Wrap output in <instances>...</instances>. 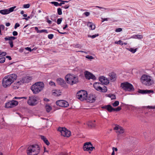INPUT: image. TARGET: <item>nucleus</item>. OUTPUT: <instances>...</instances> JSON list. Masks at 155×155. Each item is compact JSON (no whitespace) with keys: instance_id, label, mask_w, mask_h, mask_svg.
Instances as JSON below:
<instances>
[{"instance_id":"f257e3e1","label":"nucleus","mask_w":155,"mask_h":155,"mask_svg":"<svg viewBox=\"0 0 155 155\" xmlns=\"http://www.w3.org/2000/svg\"><path fill=\"white\" fill-rule=\"evenodd\" d=\"M40 151V147L37 144H34L28 147L27 152L28 155H37L39 153Z\"/></svg>"},{"instance_id":"f03ea898","label":"nucleus","mask_w":155,"mask_h":155,"mask_svg":"<svg viewBox=\"0 0 155 155\" xmlns=\"http://www.w3.org/2000/svg\"><path fill=\"white\" fill-rule=\"evenodd\" d=\"M44 87L43 82H38L33 85L31 87V89L34 94H37L43 90Z\"/></svg>"},{"instance_id":"7ed1b4c3","label":"nucleus","mask_w":155,"mask_h":155,"mask_svg":"<svg viewBox=\"0 0 155 155\" xmlns=\"http://www.w3.org/2000/svg\"><path fill=\"white\" fill-rule=\"evenodd\" d=\"M65 79L67 83L72 85L78 81V78L74 74H68L65 77Z\"/></svg>"},{"instance_id":"20e7f679","label":"nucleus","mask_w":155,"mask_h":155,"mask_svg":"<svg viewBox=\"0 0 155 155\" xmlns=\"http://www.w3.org/2000/svg\"><path fill=\"white\" fill-rule=\"evenodd\" d=\"M140 80L142 83L147 86H150L153 83V80L151 79V77L146 74L142 76Z\"/></svg>"},{"instance_id":"39448f33","label":"nucleus","mask_w":155,"mask_h":155,"mask_svg":"<svg viewBox=\"0 0 155 155\" xmlns=\"http://www.w3.org/2000/svg\"><path fill=\"white\" fill-rule=\"evenodd\" d=\"M77 98L81 101L86 100L87 99V93L84 90H82L78 91L77 93Z\"/></svg>"},{"instance_id":"423d86ee","label":"nucleus","mask_w":155,"mask_h":155,"mask_svg":"<svg viewBox=\"0 0 155 155\" xmlns=\"http://www.w3.org/2000/svg\"><path fill=\"white\" fill-rule=\"evenodd\" d=\"M102 84L99 82H95L94 83L93 86L95 89L97 91L100 92L105 93L107 91V88L105 86L102 87Z\"/></svg>"},{"instance_id":"0eeeda50","label":"nucleus","mask_w":155,"mask_h":155,"mask_svg":"<svg viewBox=\"0 0 155 155\" xmlns=\"http://www.w3.org/2000/svg\"><path fill=\"white\" fill-rule=\"evenodd\" d=\"M120 86L124 90L126 91H131L134 90L133 85L128 82L121 83Z\"/></svg>"},{"instance_id":"6e6552de","label":"nucleus","mask_w":155,"mask_h":155,"mask_svg":"<svg viewBox=\"0 0 155 155\" xmlns=\"http://www.w3.org/2000/svg\"><path fill=\"white\" fill-rule=\"evenodd\" d=\"M38 98L37 97L35 96H31L29 97L27 103L30 106H35L38 103Z\"/></svg>"},{"instance_id":"1a4fd4ad","label":"nucleus","mask_w":155,"mask_h":155,"mask_svg":"<svg viewBox=\"0 0 155 155\" xmlns=\"http://www.w3.org/2000/svg\"><path fill=\"white\" fill-rule=\"evenodd\" d=\"M58 130L61 133V135L64 137H69L71 134L70 132L64 127H59Z\"/></svg>"},{"instance_id":"9d476101","label":"nucleus","mask_w":155,"mask_h":155,"mask_svg":"<svg viewBox=\"0 0 155 155\" xmlns=\"http://www.w3.org/2000/svg\"><path fill=\"white\" fill-rule=\"evenodd\" d=\"M56 104L58 106L64 107H67L69 105L68 103L64 100H58L56 102Z\"/></svg>"},{"instance_id":"9b49d317","label":"nucleus","mask_w":155,"mask_h":155,"mask_svg":"<svg viewBox=\"0 0 155 155\" xmlns=\"http://www.w3.org/2000/svg\"><path fill=\"white\" fill-rule=\"evenodd\" d=\"M18 104L17 101L15 100H12L11 101H9L5 104V107L7 108H10L13 107Z\"/></svg>"},{"instance_id":"f8f14e48","label":"nucleus","mask_w":155,"mask_h":155,"mask_svg":"<svg viewBox=\"0 0 155 155\" xmlns=\"http://www.w3.org/2000/svg\"><path fill=\"white\" fill-rule=\"evenodd\" d=\"M12 83L9 80L7 76H6L3 79L2 85L5 87L9 86Z\"/></svg>"},{"instance_id":"ddd939ff","label":"nucleus","mask_w":155,"mask_h":155,"mask_svg":"<svg viewBox=\"0 0 155 155\" xmlns=\"http://www.w3.org/2000/svg\"><path fill=\"white\" fill-rule=\"evenodd\" d=\"M16 6H14L10 8L9 9H4L0 10V13L2 15H5L9 14L13 11Z\"/></svg>"},{"instance_id":"4468645a","label":"nucleus","mask_w":155,"mask_h":155,"mask_svg":"<svg viewBox=\"0 0 155 155\" xmlns=\"http://www.w3.org/2000/svg\"><path fill=\"white\" fill-rule=\"evenodd\" d=\"M99 81L104 84L107 85L109 83V81L105 77L102 76L99 78Z\"/></svg>"},{"instance_id":"2eb2a0df","label":"nucleus","mask_w":155,"mask_h":155,"mask_svg":"<svg viewBox=\"0 0 155 155\" xmlns=\"http://www.w3.org/2000/svg\"><path fill=\"white\" fill-rule=\"evenodd\" d=\"M114 129L117 130L116 132L119 134H122L124 132V129L122 127L118 125L116 126Z\"/></svg>"},{"instance_id":"dca6fc26","label":"nucleus","mask_w":155,"mask_h":155,"mask_svg":"<svg viewBox=\"0 0 155 155\" xmlns=\"http://www.w3.org/2000/svg\"><path fill=\"white\" fill-rule=\"evenodd\" d=\"M7 76L12 83L17 79V78L16 74H10Z\"/></svg>"},{"instance_id":"f3484780","label":"nucleus","mask_w":155,"mask_h":155,"mask_svg":"<svg viewBox=\"0 0 155 155\" xmlns=\"http://www.w3.org/2000/svg\"><path fill=\"white\" fill-rule=\"evenodd\" d=\"M96 97L95 95L93 94H90L88 97V102L90 103L94 102L96 100Z\"/></svg>"},{"instance_id":"a211bd4d","label":"nucleus","mask_w":155,"mask_h":155,"mask_svg":"<svg viewBox=\"0 0 155 155\" xmlns=\"http://www.w3.org/2000/svg\"><path fill=\"white\" fill-rule=\"evenodd\" d=\"M109 78L111 81H114L116 79V74L114 72L110 73L108 74Z\"/></svg>"},{"instance_id":"6ab92c4d","label":"nucleus","mask_w":155,"mask_h":155,"mask_svg":"<svg viewBox=\"0 0 155 155\" xmlns=\"http://www.w3.org/2000/svg\"><path fill=\"white\" fill-rule=\"evenodd\" d=\"M96 127L95 120L90 121L88 122V128H94Z\"/></svg>"},{"instance_id":"aec40b11","label":"nucleus","mask_w":155,"mask_h":155,"mask_svg":"<svg viewBox=\"0 0 155 155\" xmlns=\"http://www.w3.org/2000/svg\"><path fill=\"white\" fill-rule=\"evenodd\" d=\"M102 108L106 109L108 111L110 112L114 111V108H113L110 105L104 106H103Z\"/></svg>"},{"instance_id":"412c9836","label":"nucleus","mask_w":155,"mask_h":155,"mask_svg":"<svg viewBox=\"0 0 155 155\" xmlns=\"http://www.w3.org/2000/svg\"><path fill=\"white\" fill-rule=\"evenodd\" d=\"M139 92L143 94L153 93V91L152 90H140Z\"/></svg>"},{"instance_id":"4be33fe9","label":"nucleus","mask_w":155,"mask_h":155,"mask_svg":"<svg viewBox=\"0 0 155 155\" xmlns=\"http://www.w3.org/2000/svg\"><path fill=\"white\" fill-rule=\"evenodd\" d=\"M24 83L29 82L32 79L31 77L27 76L21 78Z\"/></svg>"},{"instance_id":"5701e85b","label":"nucleus","mask_w":155,"mask_h":155,"mask_svg":"<svg viewBox=\"0 0 155 155\" xmlns=\"http://www.w3.org/2000/svg\"><path fill=\"white\" fill-rule=\"evenodd\" d=\"M90 79L94 80L96 79V78L92 73L88 71V80Z\"/></svg>"},{"instance_id":"b1692460","label":"nucleus","mask_w":155,"mask_h":155,"mask_svg":"<svg viewBox=\"0 0 155 155\" xmlns=\"http://www.w3.org/2000/svg\"><path fill=\"white\" fill-rule=\"evenodd\" d=\"M88 26L91 30H94L95 28V25L92 22H88Z\"/></svg>"},{"instance_id":"393cba45","label":"nucleus","mask_w":155,"mask_h":155,"mask_svg":"<svg viewBox=\"0 0 155 155\" xmlns=\"http://www.w3.org/2000/svg\"><path fill=\"white\" fill-rule=\"evenodd\" d=\"M57 81L58 83L60 85L62 86L65 83V82L64 80L61 78H59L57 80Z\"/></svg>"},{"instance_id":"a878e982","label":"nucleus","mask_w":155,"mask_h":155,"mask_svg":"<svg viewBox=\"0 0 155 155\" xmlns=\"http://www.w3.org/2000/svg\"><path fill=\"white\" fill-rule=\"evenodd\" d=\"M42 140L44 142V143L47 145H50V143L48 141L47 139L43 136H40Z\"/></svg>"},{"instance_id":"bb28decb","label":"nucleus","mask_w":155,"mask_h":155,"mask_svg":"<svg viewBox=\"0 0 155 155\" xmlns=\"http://www.w3.org/2000/svg\"><path fill=\"white\" fill-rule=\"evenodd\" d=\"M61 92L59 90H54L52 91L53 94L55 96H58L61 95Z\"/></svg>"},{"instance_id":"cd10ccee","label":"nucleus","mask_w":155,"mask_h":155,"mask_svg":"<svg viewBox=\"0 0 155 155\" xmlns=\"http://www.w3.org/2000/svg\"><path fill=\"white\" fill-rule=\"evenodd\" d=\"M131 38L135 39H140L143 38V36L142 35H134Z\"/></svg>"},{"instance_id":"c85d7f7f","label":"nucleus","mask_w":155,"mask_h":155,"mask_svg":"<svg viewBox=\"0 0 155 155\" xmlns=\"http://www.w3.org/2000/svg\"><path fill=\"white\" fill-rule=\"evenodd\" d=\"M16 39V38L15 37L13 36H11L8 37H5V41L9 40L12 41V40H14Z\"/></svg>"},{"instance_id":"c756f323","label":"nucleus","mask_w":155,"mask_h":155,"mask_svg":"<svg viewBox=\"0 0 155 155\" xmlns=\"http://www.w3.org/2000/svg\"><path fill=\"white\" fill-rule=\"evenodd\" d=\"M12 87L15 89H18L19 87V85L17 82L15 83L12 85Z\"/></svg>"},{"instance_id":"7c9ffc66","label":"nucleus","mask_w":155,"mask_h":155,"mask_svg":"<svg viewBox=\"0 0 155 155\" xmlns=\"http://www.w3.org/2000/svg\"><path fill=\"white\" fill-rule=\"evenodd\" d=\"M107 97H110L111 100L115 99H116L115 95L113 94H108L107 95Z\"/></svg>"},{"instance_id":"2f4dec72","label":"nucleus","mask_w":155,"mask_h":155,"mask_svg":"<svg viewBox=\"0 0 155 155\" xmlns=\"http://www.w3.org/2000/svg\"><path fill=\"white\" fill-rule=\"evenodd\" d=\"M137 48L135 49H134L133 48H128L127 50L130 51L132 53H134L137 51Z\"/></svg>"},{"instance_id":"473e14b6","label":"nucleus","mask_w":155,"mask_h":155,"mask_svg":"<svg viewBox=\"0 0 155 155\" xmlns=\"http://www.w3.org/2000/svg\"><path fill=\"white\" fill-rule=\"evenodd\" d=\"M45 108L48 112H49L51 110V107L49 105H46L45 106Z\"/></svg>"},{"instance_id":"72a5a7b5","label":"nucleus","mask_w":155,"mask_h":155,"mask_svg":"<svg viewBox=\"0 0 155 155\" xmlns=\"http://www.w3.org/2000/svg\"><path fill=\"white\" fill-rule=\"evenodd\" d=\"M83 149L84 151H87V142L84 143L83 146Z\"/></svg>"},{"instance_id":"f704fd0d","label":"nucleus","mask_w":155,"mask_h":155,"mask_svg":"<svg viewBox=\"0 0 155 155\" xmlns=\"http://www.w3.org/2000/svg\"><path fill=\"white\" fill-rule=\"evenodd\" d=\"M119 101H116L112 104V105L114 107H116L119 105Z\"/></svg>"},{"instance_id":"c9c22d12","label":"nucleus","mask_w":155,"mask_h":155,"mask_svg":"<svg viewBox=\"0 0 155 155\" xmlns=\"http://www.w3.org/2000/svg\"><path fill=\"white\" fill-rule=\"evenodd\" d=\"M115 43L117 44H118L121 45H124L122 41L121 40H119L118 41H116L115 42Z\"/></svg>"},{"instance_id":"e433bc0d","label":"nucleus","mask_w":155,"mask_h":155,"mask_svg":"<svg viewBox=\"0 0 155 155\" xmlns=\"http://www.w3.org/2000/svg\"><path fill=\"white\" fill-rule=\"evenodd\" d=\"M95 149L94 147H93V146H88V151H93L94 149Z\"/></svg>"},{"instance_id":"4c0bfd02","label":"nucleus","mask_w":155,"mask_h":155,"mask_svg":"<svg viewBox=\"0 0 155 155\" xmlns=\"http://www.w3.org/2000/svg\"><path fill=\"white\" fill-rule=\"evenodd\" d=\"M6 53L5 52H2L0 51V57L4 56L6 55Z\"/></svg>"},{"instance_id":"58836bf2","label":"nucleus","mask_w":155,"mask_h":155,"mask_svg":"<svg viewBox=\"0 0 155 155\" xmlns=\"http://www.w3.org/2000/svg\"><path fill=\"white\" fill-rule=\"evenodd\" d=\"M98 36H99V35L98 34H95L94 35H88V37H89L91 38H94Z\"/></svg>"},{"instance_id":"ea45409f","label":"nucleus","mask_w":155,"mask_h":155,"mask_svg":"<svg viewBox=\"0 0 155 155\" xmlns=\"http://www.w3.org/2000/svg\"><path fill=\"white\" fill-rule=\"evenodd\" d=\"M57 12L59 15H61L62 14V11L60 8H58L57 9Z\"/></svg>"},{"instance_id":"a19ab883","label":"nucleus","mask_w":155,"mask_h":155,"mask_svg":"<svg viewBox=\"0 0 155 155\" xmlns=\"http://www.w3.org/2000/svg\"><path fill=\"white\" fill-rule=\"evenodd\" d=\"M121 109V107L120 106H119L116 108H114V111H118L120 110Z\"/></svg>"},{"instance_id":"79ce46f5","label":"nucleus","mask_w":155,"mask_h":155,"mask_svg":"<svg viewBox=\"0 0 155 155\" xmlns=\"http://www.w3.org/2000/svg\"><path fill=\"white\" fill-rule=\"evenodd\" d=\"M51 3L54 5L56 6H59V3L57 2H51Z\"/></svg>"},{"instance_id":"37998d69","label":"nucleus","mask_w":155,"mask_h":155,"mask_svg":"<svg viewBox=\"0 0 155 155\" xmlns=\"http://www.w3.org/2000/svg\"><path fill=\"white\" fill-rule=\"evenodd\" d=\"M22 81H23L22 79H21L19 80V81H18L17 82V83L20 86V85H21L24 83Z\"/></svg>"},{"instance_id":"c03bdc74","label":"nucleus","mask_w":155,"mask_h":155,"mask_svg":"<svg viewBox=\"0 0 155 155\" xmlns=\"http://www.w3.org/2000/svg\"><path fill=\"white\" fill-rule=\"evenodd\" d=\"M5 58H0V63H3L5 62Z\"/></svg>"},{"instance_id":"a18cd8bd","label":"nucleus","mask_w":155,"mask_h":155,"mask_svg":"<svg viewBox=\"0 0 155 155\" xmlns=\"http://www.w3.org/2000/svg\"><path fill=\"white\" fill-rule=\"evenodd\" d=\"M62 18H59L58 19L57 21V23L58 25H59L61 24L62 21Z\"/></svg>"},{"instance_id":"49530a36","label":"nucleus","mask_w":155,"mask_h":155,"mask_svg":"<svg viewBox=\"0 0 155 155\" xmlns=\"http://www.w3.org/2000/svg\"><path fill=\"white\" fill-rule=\"evenodd\" d=\"M146 108H149L150 109H155V106H148L146 107Z\"/></svg>"},{"instance_id":"de8ad7c7","label":"nucleus","mask_w":155,"mask_h":155,"mask_svg":"<svg viewBox=\"0 0 155 155\" xmlns=\"http://www.w3.org/2000/svg\"><path fill=\"white\" fill-rule=\"evenodd\" d=\"M122 28H117L115 30V32H121L122 31Z\"/></svg>"},{"instance_id":"09e8293b","label":"nucleus","mask_w":155,"mask_h":155,"mask_svg":"<svg viewBox=\"0 0 155 155\" xmlns=\"http://www.w3.org/2000/svg\"><path fill=\"white\" fill-rule=\"evenodd\" d=\"M30 6V5L29 4H25L23 5V7L24 8H29Z\"/></svg>"},{"instance_id":"8fccbe9b","label":"nucleus","mask_w":155,"mask_h":155,"mask_svg":"<svg viewBox=\"0 0 155 155\" xmlns=\"http://www.w3.org/2000/svg\"><path fill=\"white\" fill-rule=\"evenodd\" d=\"M42 32H45L46 33H48V31L46 29H43V30H40L39 33H42Z\"/></svg>"},{"instance_id":"3c124183","label":"nucleus","mask_w":155,"mask_h":155,"mask_svg":"<svg viewBox=\"0 0 155 155\" xmlns=\"http://www.w3.org/2000/svg\"><path fill=\"white\" fill-rule=\"evenodd\" d=\"M53 36H54V35L53 34H49V35H48V38L49 39H52L53 37Z\"/></svg>"},{"instance_id":"603ef678","label":"nucleus","mask_w":155,"mask_h":155,"mask_svg":"<svg viewBox=\"0 0 155 155\" xmlns=\"http://www.w3.org/2000/svg\"><path fill=\"white\" fill-rule=\"evenodd\" d=\"M22 98H24L26 99L27 98V97H15L14 98V99H21Z\"/></svg>"},{"instance_id":"864d4df0","label":"nucleus","mask_w":155,"mask_h":155,"mask_svg":"<svg viewBox=\"0 0 155 155\" xmlns=\"http://www.w3.org/2000/svg\"><path fill=\"white\" fill-rule=\"evenodd\" d=\"M94 59V58L92 56L88 55V59H89L91 61V60L93 59Z\"/></svg>"},{"instance_id":"5fc2aeb1","label":"nucleus","mask_w":155,"mask_h":155,"mask_svg":"<svg viewBox=\"0 0 155 155\" xmlns=\"http://www.w3.org/2000/svg\"><path fill=\"white\" fill-rule=\"evenodd\" d=\"M20 25L19 23H17L15 25L14 28L15 29L17 28L18 27H19Z\"/></svg>"},{"instance_id":"6e6d98bb","label":"nucleus","mask_w":155,"mask_h":155,"mask_svg":"<svg viewBox=\"0 0 155 155\" xmlns=\"http://www.w3.org/2000/svg\"><path fill=\"white\" fill-rule=\"evenodd\" d=\"M49 84L51 86H55V83L53 81H50Z\"/></svg>"},{"instance_id":"4d7b16f0","label":"nucleus","mask_w":155,"mask_h":155,"mask_svg":"<svg viewBox=\"0 0 155 155\" xmlns=\"http://www.w3.org/2000/svg\"><path fill=\"white\" fill-rule=\"evenodd\" d=\"M9 45H10V46L11 48H12L13 46V41H9Z\"/></svg>"},{"instance_id":"13d9d810","label":"nucleus","mask_w":155,"mask_h":155,"mask_svg":"<svg viewBox=\"0 0 155 155\" xmlns=\"http://www.w3.org/2000/svg\"><path fill=\"white\" fill-rule=\"evenodd\" d=\"M18 34V33L16 31H14L12 32V35L14 36H17Z\"/></svg>"},{"instance_id":"bf43d9fd","label":"nucleus","mask_w":155,"mask_h":155,"mask_svg":"<svg viewBox=\"0 0 155 155\" xmlns=\"http://www.w3.org/2000/svg\"><path fill=\"white\" fill-rule=\"evenodd\" d=\"M69 7V5H66L64 6H62V8H63L65 9H67Z\"/></svg>"},{"instance_id":"052dcab7","label":"nucleus","mask_w":155,"mask_h":155,"mask_svg":"<svg viewBox=\"0 0 155 155\" xmlns=\"http://www.w3.org/2000/svg\"><path fill=\"white\" fill-rule=\"evenodd\" d=\"M0 29L1 30H4L5 26L3 25H0Z\"/></svg>"},{"instance_id":"680f3d73","label":"nucleus","mask_w":155,"mask_h":155,"mask_svg":"<svg viewBox=\"0 0 155 155\" xmlns=\"http://www.w3.org/2000/svg\"><path fill=\"white\" fill-rule=\"evenodd\" d=\"M31 18V16H28V17H27V18H23V19H25L26 20L28 21V19H29V18Z\"/></svg>"},{"instance_id":"e2e57ef3","label":"nucleus","mask_w":155,"mask_h":155,"mask_svg":"<svg viewBox=\"0 0 155 155\" xmlns=\"http://www.w3.org/2000/svg\"><path fill=\"white\" fill-rule=\"evenodd\" d=\"M109 19V18H102V22H104L105 21H107L108 20V19Z\"/></svg>"},{"instance_id":"0e129e2a","label":"nucleus","mask_w":155,"mask_h":155,"mask_svg":"<svg viewBox=\"0 0 155 155\" xmlns=\"http://www.w3.org/2000/svg\"><path fill=\"white\" fill-rule=\"evenodd\" d=\"M47 20V22L49 24H51L52 21H51L49 20L48 18H46Z\"/></svg>"},{"instance_id":"69168bd1","label":"nucleus","mask_w":155,"mask_h":155,"mask_svg":"<svg viewBox=\"0 0 155 155\" xmlns=\"http://www.w3.org/2000/svg\"><path fill=\"white\" fill-rule=\"evenodd\" d=\"M25 49L28 50V51H31L32 50H31V48H29V47H27V48H25Z\"/></svg>"},{"instance_id":"338daca9","label":"nucleus","mask_w":155,"mask_h":155,"mask_svg":"<svg viewBox=\"0 0 155 155\" xmlns=\"http://www.w3.org/2000/svg\"><path fill=\"white\" fill-rule=\"evenodd\" d=\"M35 30L37 31V33H39L40 32V30H39L38 29V27H35Z\"/></svg>"},{"instance_id":"774afa93","label":"nucleus","mask_w":155,"mask_h":155,"mask_svg":"<svg viewBox=\"0 0 155 155\" xmlns=\"http://www.w3.org/2000/svg\"><path fill=\"white\" fill-rule=\"evenodd\" d=\"M84 75L85 76V77L86 79H87V71H86L84 72Z\"/></svg>"}]
</instances>
